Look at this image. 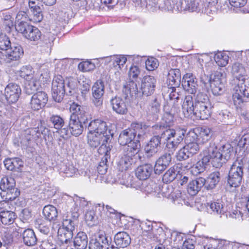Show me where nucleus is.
<instances>
[{
	"label": "nucleus",
	"mask_w": 249,
	"mask_h": 249,
	"mask_svg": "<svg viewBox=\"0 0 249 249\" xmlns=\"http://www.w3.org/2000/svg\"><path fill=\"white\" fill-rule=\"evenodd\" d=\"M104 93L105 85L103 81L100 79L97 80L92 87V102L95 106H102Z\"/></svg>",
	"instance_id": "obj_9"
},
{
	"label": "nucleus",
	"mask_w": 249,
	"mask_h": 249,
	"mask_svg": "<svg viewBox=\"0 0 249 249\" xmlns=\"http://www.w3.org/2000/svg\"><path fill=\"white\" fill-rule=\"evenodd\" d=\"M38 0H29L28 2L29 7L30 10L35 9V8H37V7H40L39 6L36 4V3L38 2Z\"/></svg>",
	"instance_id": "obj_64"
},
{
	"label": "nucleus",
	"mask_w": 249,
	"mask_h": 249,
	"mask_svg": "<svg viewBox=\"0 0 249 249\" xmlns=\"http://www.w3.org/2000/svg\"><path fill=\"white\" fill-rule=\"evenodd\" d=\"M199 143L196 141H190L184 147L190 156L196 154L199 150Z\"/></svg>",
	"instance_id": "obj_44"
},
{
	"label": "nucleus",
	"mask_w": 249,
	"mask_h": 249,
	"mask_svg": "<svg viewBox=\"0 0 249 249\" xmlns=\"http://www.w3.org/2000/svg\"><path fill=\"white\" fill-rule=\"evenodd\" d=\"M153 129L155 134L160 135L161 139H164L166 147L172 154L182 142L185 132L182 129H171L169 125L165 124H156L153 126Z\"/></svg>",
	"instance_id": "obj_2"
},
{
	"label": "nucleus",
	"mask_w": 249,
	"mask_h": 249,
	"mask_svg": "<svg viewBox=\"0 0 249 249\" xmlns=\"http://www.w3.org/2000/svg\"><path fill=\"white\" fill-rule=\"evenodd\" d=\"M61 242L63 243H67L71 239L72 237V233L69 230H65L64 232L59 234Z\"/></svg>",
	"instance_id": "obj_51"
},
{
	"label": "nucleus",
	"mask_w": 249,
	"mask_h": 249,
	"mask_svg": "<svg viewBox=\"0 0 249 249\" xmlns=\"http://www.w3.org/2000/svg\"><path fill=\"white\" fill-rule=\"evenodd\" d=\"M82 109L81 106L75 102L72 103L70 107V111L71 112L70 119H78V114H79V112H80Z\"/></svg>",
	"instance_id": "obj_47"
},
{
	"label": "nucleus",
	"mask_w": 249,
	"mask_h": 249,
	"mask_svg": "<svg viewBox=\"0 0 249 249\" xmlns=\"http://www.w3.org/2000/svg\"><path fill=\"white\" fill-rule=\"evenodd\" d=\"M165 153L160 156L156 161L155 165V171L156 173L160 174L168 166L171 161V152Z\"/></svg>",
	"instance_id": "obj_22"
},
{
	"label": "nucleus",
	"mask_w": 249,
	"mask_h": 249,
	"mask_svg": "<svg viewBox=\"0 0 249 249\" xmlns=\"http://www.w3.org/2000/svg\"><path fill=\"white\" fill-rule=\"evenodd\" d=\"M156 82V80L153 76L147 75L143 77L141 85L143 95L148 96L153 93Z\"/></svg>",
	"instance_id": "obj_17"
},
{
	"label": "nucleus",
	"mask_w": 249,
	"mask_h": 249,
	"mask_svg": "<svg viewBox=\"0 0 249 249\" xmlns=\"http://www.w3.org/2000/svg\"><path fill=\"white\" fill-rule=\"evenodd\" d=\"M48 101V96L45 91H37L32 96L30 103L31 108L34 110H38L45 106Z\"/></svg>",
	"instance_id": "obj_13"
},
{
	"label": "nucleus",
	"mask_w": 249,
	"mask_h": 249,
	"mask_svg": "<svg viewBox=\"0 0 249 249\" xmlns=\"http://www.w3.org/2000/svg\"><path fill=\"white\" fill-rule=\"evenodd\" d=\"M27 14L26 12L19 11L17 15V18L19 20H26L27 18Z\"/></svg>",
	"instance_id": "obj_62"
},
{
	"label": "nucleus",
	"mask_w": 249,
	"mask_h": 249,
	"mask_svg": "<svg viewBox=\"0 0 249 249\" xmlns=\"http://www.w3.org/2000/svg\"><path fill=\"white\" fill-rule=\"evenodd\" d=\"M127 61L126 57L122 55L114 56L111 59V61L114 67H117L120 69H121V66H123Z\"/></svg>",
	"instance_id": "obj_46"
},
{
	"label": "nucleus",
	"mask_w": 249,
	"mask_h": 249,
	"mask_svg": "<svg viewBox=\"0 0 249 249\" xmlns=\"http://www.w3.org/2000/svg\"><path fill=\"white\" fill-rule=\"evenodd\" d=\"M10 204L6 200L3 199L0 201V212L9 211L10 208Z\"/></svg>",
	"instance_id": "obj_60"
},
{
	"label": "nucleus",
	"mask_w": 249,
	"mask_h": 249,
	"mask_svg": "<svg viewBox=\"0 0 249 249\" xmlns=\"http://www.w3.org/2000/svg\"><path fill=\"white\" fill-rule=\"evenodd\" d=\"M140 74V70L138 67L132 66L129 71V76L131 80H135Z\"/></svg>",
	"instance_id": "obj_52"
},
{
	"label": "nucleus",
	"mask_w": 249,
	"mask_h": 249,
	"mask_svg": "<svg viewBox=\"0 0 249 249\" xmlns=\"http://www.w3.org/2000/svg\"><path fill=\"white\" fill-rule=\"evenodd\" d=\"M69 127L71 134L75 136H78L83 131V126L82 123L78 119H70Z\"/></svg>",
	"instance_id": "obj_30"
},
{
	"label": "nucleus",
	"mask_w": 249,
	"mask_h": 249,
	"mask_svg": "<svg viewBox=\"0 0 249 249\" xmlns=\"http://www.w3.org/2000/svg\"><path fill=\"white\" fill-rule=\"evenodd\" d=\"M232 147L230 143H227L219 147L214 143H210L202 151V157L192 167L191 173L197 175L203 172L206 166L211 162L212 166L215 168H220L223 163L230 157Z\"/></svg>",
	"instance_id": "obj_1"
},
{
	"label": "nucleus",
	"mask_w": 249,
	"mask_h": 249,
	"mask_svg": "<svg viewBox=\"0 0 249 249\" xmlns=\"http://www.w3.org/2000/svg\"><path fill=\"white\" fill-rule=\"evenodd\" d=\"M190 156V155L187 152L186 149H185L184 146L178 150L176 156L178 160H186Z\"/></svg>",
	"instance_id": "obj_54"
},
{
	"label": "nucleus",
	"mask_w": 249,
	"mask_h": 249,
	"mask_svg": "<svg viewBox=\"0 0 249 249\" xmlns=\"http://www.w3.org/2000/svg\"><path fill=\"white\" fill-rule=\"evenodd\" d=\"M124 149V155L120 160V169L126 171L131 168L135 163L134 159L136 154L139 152L141 146L140 141L135 140L126 145Z\"/></svg>",
	"instance_id": "obj_4"
},
{
	"label": "nucleus",
	"mask_w": 249,
	"mask_h": 249,
	"mask_svg": "<svg viewBox=\"0 0 249 249\" xmlns=\"http://www.w3.org/2000/svg\"><path fill=\"white\" fill-rule=\"evenodd\" d=\"M38 129L36 128H28L24 131V137L27 141H30L35 139L34 133L35 131H37Z\"/></svg>",
	"instance_id": "obj_53"
},
{
	"label": "nucleus",
	"mask_w": 249,
	"mask_h": 249,
	"mask_svg": "<svg viewBox=\"0 0 249 249\" xmlns=\"http://www.w3.org/2000/svg\"><path fill=\"white\" fill-rule=\"evenodd\" d=\"M113 110L117 114H126L128 112L127 104L125 99L115 96L110 101Z\"/></svg>",
	"instance_id": "obj_18"
},
{
	"label": "nucleus",
	"mask_w": 249,
	"mask_h": 249,
	"mask_svg": "<svg viewBox=\"0 0 249 249\" xmlns=\"http://www.w3.org/2000/svg\"><path fill=\"white\" fill-rule=\"evenodd\" d=\"M18 74L20 77L24 78L27 81H29L30 83L28 86L33 84L34 87L33 91L36 89V81L34 79V71L32 67L30 66H23L18 71Z\"/></svg>",
	"instance_id": "obj_21"
},
{
	"label": "nucleus",
	"mask_w": 249,
	"mask_h": 249,
	"mask_svg": "<svg viewBox=\"0 0 249 249\" xmlns=\"http://www.w3.org/2000/svg\"><path fill=\"white\" fill-rule=\"evenodd\" d=\"M114 242L119 248H124L130 243L129 235L124 231L118 232L114 236Z\"/></svg>",
	"instance_id": "obj_27"
},
{
	"label": "nucleus",
	"mask_w": 249,
	"mask_h": 249,
	"mask_svg": "<svg viewBox=\"0 0 249 249\" xmlns=\"http://www.w3.org/2000/svg\"><path fill=\"white\" fill-rule=\"evenodd\" d=\"M43 214L48 220L53 222L57 219L58 216L56 208L51 205H48L44 207Z\"/></svg>",
	"instance_id": "obj_33"
},
{
	"label": "nucleus",
	"mask_w": 249,
	"mask_h": 249,
	"mask_svg": "<svg viewBox=\"0 0 249 249\" xmlns=\"http://www.w3.org/2000/svg\"><path fill=\"white\" fill-rule=\"evenodd\" d=\"M182 86L184 89L191 94L196 92V82L192 73H187L183 76Z\"/></svg>",
	"instance_id": "obj_25"
},
{
	"label": "nucleus",
	"mask_w": 249,
	"mask_h": 249,
	"mask_svg": "<svg viewBox=\"0 0 249 249\" xmlns=\"http://www.w3.org/2000/svg\"><path fill=\"white\" fill-rule=\"evenodd\" d=\"M5 54V62L10 63L14 61H19L24 55L22 47L19 44L11 46L6 51Z\"/></svg>",
	"instance_id": "obj_15"
},
{
	"label": "nucleus",
	"mask_w": 249,
	"mask_h": 249,
	"mask_svg": "<svg viewBox=\"0 0 249 249\" xmlns=\"http://www.w3.org/2000/svg\"><path fill=\"white\" fill-rule=\"evenodd\" d=\"M223 74L220 72H217L214 75V77L211 81L210 86L212 91L214 95H219L221 94L225 88V81L224 80Z\"/></svg>",
	"instance_id": "obj_19"
},
{
	"label": "nucleus",
	"mask_w": 249,
	"mask_h": 249,
	"mask_svg": "<svg viewBox=\"0 0 249 249\" xmlns=\"http://www.w3.org/2000/svg\"><path fill=\"white\" fill-rule=\"evenodd\" d=\"M244 158L236 160L232 164L229 171L228 183L230 186L236 188L242 182L243 176Z\"/></svg>",
	"instance_id": "obj_6"
},
{
	"label": "nucleus",
	"mask_w": 249,
	"mask_h": 249,
	"mask_svg": "<svg viewBox=\"0 0 249 249\" xmlns=\"http://www.w3.org/2000/svg\"><path fill=\"white\" fill-rule=\"evenodd\" d=\"M230 4L236 8L243 7L247 2V0H229Z\"/></svg>",
	"instance_id": "obj_55"
},
{
	"label": "nucleus",
	"mask_w": 249,
	"mask_h": 249,
	"mask_svg": "<svg viewBox=\"0 0 249 249\" xmlns=\"http://www.w3.org/2000/svg\"><path fill=\"white\" fill-rule=\"evenodd\" d=\"M212 130L207 126H197L190 130L187 138L189 141H196L200 144L207 142L212 138Z\"/></svg>",
	"instance_id": "obj_7"
},
{
	"label": "nucleus",
	"mask_w": 249,
	"mask_h": 249,
	"mask_svg": "<svg viewBox=\"0 0 249 249\" xmlns=\"http://www.w3.org/2000/svg\"><path fill=\"white\" fill-rule=\"evenodd\" d=\"M233 91L249 97V81H246L245 76L239 75L233 78L232 82Z\"/></svg>",
	"instance_id": "obj_11"
},
{
	"label": "nucleus",
	"mask_w": 249,
	"mask_h": 249,
	"mask_svg": "<svg viewBox=\"0 0 249 249\" xmlns=\"http://www.w3.org/2000/svg\"><path fill=\"white\" fill-rule=\"evenodd\" d=\"M182 112L184 115L189 117L194 114L195 111V102L191 95L185 96L181 106Z\"/></svg>",
	"instance_id": "obj_24"
},
{
	"label": "nucleus",
	"mask_w": 249,
	"mask_h": 249,
	"mask_svg": "<svg viewBox=\"0 0 249 249\" xmlns=\"http://www.w3.org/2000/svg\"><path fill=\"white\" fill-rule=\"evenodd\" d=\"M31 14L29 17V20L35 23L41 22L43 18V15L40 7H37L31 10Z\"/></svg>",
	"instance_id": "obj_40"
},
{
	"label": "nucleus",
	"mask_w": 249,
	"mask_h": 249,
	"mask_svg": "<svg viewBox=\"0 0 249 249\" xmlns=\"http://www.w3.org/2000/svg\"><path fill=\"white\" fill-rule=\"evenodd\" d=\"M90 89V85L89 84L83 85L81 89V93L82 96L86 97L87 94L89 92Z\"/></svg>",
	"instance_id": "obj_61"
},
{
	"label": "nucleus",
	"mask_w": 249,
	"mask_h": 249,
	"mask_svg": "<svg viewBox=\"0 0 249 249\" xmlns=\"http://www.w3.org/2000/svg\"><path fill=\"white\" fill-rule=\"evenodd\" d=\"M110 139H107V137L104 135H100L95 131L89 130L87 134V141L88 144L92 147H97L100 144L101 149L103 146L106 147L107 144Z\"/></svg>",
	"instance_id": "obj_14"
},
{
	"label": "nucleus",
	"mask_w": 249,
	"mask_h": 249,
	"mask_svg": "<svg viewBox=\"0 0 249 249\" xmlns=\"http://www.w3.org/2000/svg\"><path fill=\"white\" fill-rule=\"evenodd\" d=\"M134 133L131 132L129 129H125L122 131L119 136L118 142L122 145H126L133 141H135Z\"/></svg>",
	"instance_id": "obj_29"
},
{
	"label": "nucleus",
	"mask_w": 249,
	"mask_h": 249,
	"mask_svg": "<svg viewBox=\"0 0 249 249\" xmlns=\"http://www.w3.org/2000/svg\"><path fill=\"white\" fill-rule=\"evenodd\" d=\"M181 74L180 70L178 69H171L167 76V83L168 88L172 89V92L176 90L180 84Z\"/></svg>",
	"instance_id": "obj_16"
},
{
	"label": "nucleus",
	"mask_w": 249,
	"mask_h": 249,
	"mask_svg": "<svg viewBox=\"0 0 249 249\" xmlns=\"http://www.w3.org/2000/svg\"><path fill=\"white\" fill-rule=\"evenodd\" d=\"M51 123L53 125V127L56 129H60L64 125V119L60 115L57 114L52 115L49 119Z\"/></svg>",
	"instance_id": "obj_42"
},
{
	"label": "nucleus",
	"mask_w": 249,
	"mask_h": 249,
	"mask_svg": "<svg viewBox=\"0 0 249 249\" xmlns=\"http://www.w3.org/2000/svg\"><path fill=\"white\" fill-rule=\"evenodd\" d=\"M102 2L108 7L113 8L116 4L115 0H101Z\"/></svg>",
	"instance_id": "obj_63"
},
{
	"label": "nucleus",
	"mask_w": 249,
	"mask_h": 249,
	"mask_svg": "<svg viewBox=\"0 0 249 249\" xmlns=\"http://www.w3.org/2000/svg\"><path fill=\"white\" fill-rule=\"evenodd\" d=\"M17 217V215L16 213L10 210L0 212V220L2 224L4 225H10L12 224Z\"/></svg>",
	"instance_id": "obj_31"
},
{
	"label": "nucleus",
	"mask_w": 249,
	"mask_h": 249,
	"mask_svg": "<svg viewBox=\"0 0 249 249\" xmlns=\"http://www.w3.org/2000/svg\"><path fill=\"white\" fill-rule=\"evenodd\" d=\"M22 236L23 242L27 246H34L36 244V238L32 229L25 230L23 232Z\"/></svg>",
	"instance_id": "obj_36"
},
{
	"label": "nucleus",
	"mask_w": 249,
	"mask_h": 249,
	"mask_svg": "<svg viewBox=\"0 0 249 249\" xmlns=\"http://www.w3.org/2000/svg\"><path fill=\"white\" fill-rule=\"evenodd\" d=\"M127 129H129L131 132L134 133L135 136L136 137L137 133L142 130V123L133 122L131 124L130 127Z\"/></svg>",
	"instance_id": "obj_50"
},
{
	"label": "nucleus",
	"mask_w": 249,
	"mask_h": 249,
	"mask_svg": "<svg viewBox=\"0 0 249 249\" xmlns=\"http://www.w3.org/2000/svg\"><path fill=\"white\" fill-rule=\"evenodd\" d=\"M220 180V173L213 172L210 174L207 178V181L210 188H213L218 183Z\"/></svg>",
	"instance_id": "obj_43"
},
{
	"label": "nucleus",
	"mask_w": 249,
	"mask_h": 249,
	"mask_svg": "<svg viewBox=\"0 0 249 249\" xmlns=\"http://www.w3.org/2000/svg\"><path fill=\"white\" fill-rule=\"evenodd\" d=\"M20 191L18 188H14V189L2 191L0 195L3 199L8 202L15 200L20 195Z\"/></svg>",
	"instance_id": "obj_37"
},
{
	"label": "nucleus",
	"mask_w": 249,
	"mask_h": 249,
	"mask_svg": "<svg viewBox=\"0 0 249 249\" xmlns=\"http://www.w3.org/2000/svg\"><path fill=\"white\" fill-rule=\"evenodd\" d=\"M161 144V137L160 135L153 136L145 146L144 150L147 157L152 156L158 151V147Z\"/></svg>",
	"instance_id": "obj_20"
},
{
	"label": "nucleus",
	"mask_w": 249,
	"mask_h": 249,
	"mask_svg": "<svg viewBox=\"0 0 249 249\" xmlns=\"http://www.w3.org/2000/svg\"><path fill=\"white\" fill-rule=\"evenodd\" d=\"M16 188V181L13 177L5 176L2 177L0 181V189L5 191L14 189Z\"/></svg>",
	"instance_id": "obj_32"
},
{
	"label": "nucleus",
	"mask_w": 249,
	"mask_h": 249,
	"mask_svg": "<svg viewBox=\"0 0 249 249\" xmlns=\"http://www.w3.org/2000/svg\"><path fill=\"white\" fill-rule=\"evenodd\" d=\"M74 245L77 249H86L88 245L87 235L83 232H78L74 240Z\"/></svg>",
	"instance_id": "obj_34"
},
{
	"label": "nucleus",
	"mask_w": 249,
	"mask_h": 249,
	"mask_svg": "<svg viewBox=\"0 0 249 249\" xmlns=\"http://www.w3.org/2000/svg\"><path fill=\"white\" fill-rule=\"evenodd\" d=\"M229 243L225 240L217 239L210 241L206 245L205 249H228Z\"/></svg>",
	"instance_id": "obj_35"
},
{
	"label": "nucleus",
	"mask_w": 249,
	"mask_h": 249,
	"mask_svg": "<svg viewBox=\"0 0 249 249\" xmlns=\"http://www.w3.org/2000/svg\"><path fill=\"white\" fill-rule=\"evenodd\" d=\"M5 168L10 171H17L23 166V161L19 158H7L4 160Z\"/></svg>",
	"instance_id": "obj_28"
},
{
	"label": "nucleus",
	"mask_w": 249,
	"mask_h": 249,
	"mask_svg": "<svg viewBox=\"0 0 249 249\" xmlns=\"http://www.w3.org/2000/svg\"><path fill=\"white\" fill-rule=\"evenodd\" d=\"M209 206L211 210L213 212L216 213H218L219 212H221L222 206L220 203L216 202H211Z\"/></svg>",
	"instance_id": "obj_57"
},
{
	"label": "nucleus",
	"mask_w": 249,
	"mask_h": 249,
	"mask_svg": "<svg viewBox=\"0 0 249 249\" xmlns=\"http://www.w3.org/2000/svg\"><path fill=\"white\" fill-rule=\"evenodd\" d=\"M111 127L112 124L107 125L106 122L99 118L91 121L89 124V130L104 135L107 139H110L113 136L114 132Z\"/></svg>",
	"instance_id": "obj_8"
},
{
	"label": "nucleus",
	"mask_w": 249,
	"mask_h": 249,
	"mask_svg": "<svg viewBox=\"0 0 249 249\" xmlns=\"http://www.w3.org/2000/svg\"><path fill=\"white\" fill-rule=\"evenodd\" d=\"M16 31L28 40L38 43L41 40L42 33L36 27L21 21L15 26Z\"/></svg>",
	"instance_id": "obj_5"
},
{
	"label": "nucleus",
	"mask_w": 249,
	"mask_h": 249,
	"mask_svg": "<svg viewBox=\"0 0 249 249\" xmlns=\"http://www.w3.org/2000/svg\"><path fill=\"white\" fill-rule=\"evenodd\" d=\"M78 120H79L81 123H83V124H86L88 122V118L86 112L83 110L79 112V114L77 115Z\"/></svg>",
	"instance_id": "obj_59"
},
{
	"label": "nucleus",
	"mask_w": 249,
	"mask_h": 249,
	"mask_svg": "<svg viewBox=\"0 0 249 249\" xmlns=\"http://www.w3.org/2000/svg\"><path fill=\"white\" fill-rule=\"evenodd\" d=\"M3 15V20L5 25L8 27H10L13 25V21L12 16L9 13H5Z\"/></svg>",
	"instance_id": "obj_56"
},
{
	"label": "nucleus",
	"mask_w": 249,
	"mask_h": 249,
	"mask_svg": "<svg viewBox=\"0 0 249 249\" xmlns=\"http://www.w3.org/2000/svg\"><path fill=\"white\" fill-rule=\"evenodd\" d=\"M52 90L53 97L58 101L64 95L65 93V82L62 75L57 74L53 77L52 81Z\"/></svg>",
	"instance_id": "obj_10"
},
{
	"label": "nucleus",
	"mask_w": 249,
	"mask_h": 249,
	"mask_svg": "<svg viewBox=\"0 0 249 249\" xmlns=\"http://www.w3.org/2000/svg\"><path fill=\"white\" fill-rule=\"evenodd\" d=\"M21 93L20 86L14 83H9L5 88L4 96L9 103H15L18 101Z\"/></svg>",
	"instance_id": "obj_12"
},
{
	"label": "nucleus",
	"mask_w": 249,
	"mask_h": 249,
	"mask_svg": "<svg viewBox=\"0 0 249 249\" xmlns=\"http://www.w3.org/2000/svg\"><path fill=\"white\" fill-rule=\"evenodd\" d=\"M205 182V179L202 177L190 181L187 187L188 193L192 196L196 195L204 185Z\"/></svg>",
	"instance_id": "obj_23"
},
{
	"label": "nucleus",
	"mask_w": 249,
	"mask_h": 249,
	"mask_svg": "<svg viewBox=\"0 0 249 249\" xmlns=\"http://www.w3.org/2000/svg\"><path fill=\"white\" fill-rule=\"evenodd\" d=\"M177 166L174 165L171 167L163 175L162 180L166 183H168L174 180L177 176Z\"/></svg>",
	"instance_id": "obj_39"
},
{
	"label": "nucleus",
	"mask_w": 249,
	"mask_h": 249,
	"mask_svg": "<svg viewBox=\"0 0 249 249\" xmlns=\"http://www.w3.org/2000/svg\"><path fill=\"white\" fill-rule=\"evenodd\" d=\"M11 46L10 38L3 33L0 34V50L7 51Z\"/></svg>",
	"instance_id": "obj_45"
},
{
	"label": "nucleus",
	"mask_w": 249,
	"mask_h": 249,
	"mask_svg": "<svg viewBox=\"0 0 249 249\" xmlns=\"http://www.w3.org/2000/svg\"><path fill=\"white\" fill-rule=\"evenodd\" d=\"M212 114V106L208 96L203 93H198L195 100L194 115L197 119L207 120Z\"/></svg>",
	"instance_id": "obj_3"
},
{
	"label": "nucleus",
	"mask_w": 249,
	"mask_h": 249,
	"mask_svg": "<svg viewBox=\"0 0 249 249\" xmlns=\"http://www.w3.org/2000/svg\"><path fill=\"white\" fill-rule=\"evenodd\" d=\"M153 171L151 164H145L139 166L135 170V175L140 180H144L148 178Z\"/></svg>",
	"instance_id": "obj_26"
},
{
	"label": "nucleus",
	"mask_w": 249,
	"mask_h": 249,
	"mask_svg": "<svg viewBox=\"0 0 249 249\" xmlns=\"http://www.w3.org/2000/svg\"><path fill=\"white\" fill-rule=\"evenodd\" d=\"M214 59L219 67H225L229 61V56L223 52H218L214 56Z\"/></svg>",
	"instance_id": "obj_38"
},
{
	"label": "nucleus",
	"mask_w": 249,
	"mask_h": 249,
	"mask_svg": "<svg viewBox=\"0 0 249 249\" xmlns=\"http://www.w3.org/2000/svg\"><path fill=\"white\" fill-rule=\"evenodd\" d=\"M232 97L233 104L237 109H240L244 107L245 98L247 96L233 91Z\"/></svg>",
	"instance_id": "obj_41"
},
{
	"label": "nucleus",
	"mask_w": 249,
	"mask_h": 249,
	"mask_svg": "<svg viewBox=\"0 0 249 249\" xmlns=\"http://www.w3.org/2000/svg\"><path fill=\"white\" fill-rule=\"evenodd\" d=\"M158 66V61L154 57H149L145 61V67L148 71H153L156 69Z\"/></svg>",
	"instance_id": "obj_48"
},
{
	"label": "nucleus",
	"mask_w": 249,
	"mask_h": 249,
	"mask_svg": "<svg viewBox=\"0 0 249 249\" xmlns=\"http://www.w3.org/2000/svg\"><path fill=\"white\" fill-rule=\"evenodd\" d=\"M195 247L194 241L190 238L186 239L182 245L183 249H194Z\"/></svg>",
	"instance_id": "obj_58"
},
{
	"label": "nucleus",
	"mask_w": 249,
	"mask_h": 249,
	"mask_svg": "<svg viewBox=\"0 0 249 249\" xmlns=\"http://www.w3.org/2000/svg\"><path fill=\"white\" fill-rule=\"evenodd\" d=\"M78 69L83 71L86 72L90 71L93 69L94 64L88 61H83L78 64Z\"/></svg>",
	"instance_id": "obj_49"
}]
</instances>
